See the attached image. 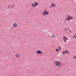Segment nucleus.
Masks as SVG:
<instances>
[{
	"instance_id": "obj_1",
	"label": "nucleus",
	"mask_w": 76,
	"mask_h": 76,
	"mask_svg": "<svg viewBox=\"0 0 76 76\" xmlns=\"http://www.w3.org/2000/svg\"><path fill=\"white\" fill-rule=\"evenodd\" d=\"M55 64L56 66H58V67L60 66V61H56L55 62Z\"/></svg>"
},
{
	"instance_id": "obj_2",
	"label": "nucleus",
	"mask_w": 76,
	"mask_h": 76,
	"mask_svg": "<svg viewBox=\"0 0 76 76\" xmlns=\"http://www.w3.org/2000/svg\"><path fill=\"white\" fill-rule=\"evenodd\" d=\"M67 18H66V20H70V19L73 20V18H72L73 17H72V16H70V15L67 16Z\"/></svg>"
},
{
	"instance_id": "obj_3",
	"label": "nucleus",
	"mask_w": 76,
	"mask_h": 76,
	"mask_svg": "<svg viewBox=\"0 0 76 76\" xmlns=\"http://www.w3.org/2000/svg\"><path fill=\"white\" fill-rule=\"evenodd\" d=\"M67 37H63V39L64 42H66L67 41Z\"/></svg>"
},
{
	"instance_id": "obj_4",
	"label": "nucleus",
	"mask_w": 76,
	"mask_h": 76,
	"mask_svg": "<svg viewBox=\"0 0 76 76\" xmlns=\"http://www.w3.org/2000/svg\"><path fill=\"white\" fill-rule=\"evenodd\" d=\"M36 53L37 54H42L43 53L40 50H37Z\"/></svg>"
},
{
	"instance_id": "obj_5",
	"label": "nucleus",
	"mask_w": 76,
	"mask_h": 76,
	"mask_svg": "<svg viewBox=\"0 0 76 76\" xmlns=\"http://www.w3.org/2000/svg\"><path fill=\"white\" fill-rule=\"evenodd\" d=\"M48 15V12H44V11H43V12L42 13V15Z\"/></svg>"
},
{
	"instance_id": "obj_6",
	"label": "nucleus",
	"mask_w": 76,
	"mask_h": 76,
	"mask_svg": "<svg viewBox=\"0 0 76 76\" xmlns=\"http://www.w3.org/2000/svg\"><path fill=\"white\" fill-rule=\"evenodd\" d=\"M34 3H35V5H34V7H36V6L38 5V3L37 2H35Z\"/></svg>"
},
{
	"instance_id": "obj_7",
	"label": "nucleus",
	"mask_w": 76,
	"mask_h": 76,
	"mask_svg": "<svg viewBox=\"0 0 76 76\" xmlns=\"http://www.w3.org/2000/svg\"><path fill=\"white\" fill-rule=\"evenodd\" d=\"M20 56V54L18 53L16 54L15 55L16 57H19Z\"/></svg>"
},
{
	"instance_id": "obj_8",
	"label": "nucleus",
	"mask_w": 76,
	"mask_h": 76,
	"mask_svg": "<svg viewBox=\"0 0 76 76\" xmlns=\"http://www.w3.org/2000/svg\"><path fill=\"white\" fill-rule=\"evenodd\" d=\"M14 27H15V28H16V27H17V24L16 23H14L13 25Z\"/></svg>"
},
{
	"instance_id": "obj_9",
	"label": "nucleus",
	"mask_w": 76,
	"mask_h": 76,
	"mask_svg": "<svg viewBox=\"0 0 76 76\" xmlns=\"http://www.w3.org/2000/svg\"><path fill=\"white\" fill-rule=\"evenodd\" d=\"M65 51L66 52V53H67V54H70V52H69V51L66 50Z\"/></svg>"
},
{
	"instance_id": "obj_10",
	"label": "nucleus",
	"mask_w": 76,
	"mask_h": 76,
	"mask_svg": "<svg viewBox=\"0 0 76 76\" xmlns=\"http://www.w3.org/2000/svg\"><path fill=\"white\" fill-rule=\"evenodd\" d=\"M56 6V4H53V3H52V6Z\"/></svg>"
},
{
	"instance_id": "obj_11",
	"label": "nucleus",
	"mask_w": 76,
	"mask_h": 76,
	"mask_svg": "<svg viewBox=\"0 0 76 76\" xmlns=\"http://www.w3.org/2000/svg\"><path fill=\"white\" fill-rule=\"evenodd\" d=\"M66 53V50L65 51H64L62 52L63 54H65Z\"/></svg>"
},
{
	"instance_id": "obj_12",
	"label": "nucleus",
	"mask_w": 76,
	"mask_h": 76,
	"mask_svg": "<svg viewBox=\"0 0 76 76\" xmlns=\"http://www.w3.org/2000/svg\"><path fill=\"white\" fill-rule=\"evenodd\" d=\"M35 5V3H33L32 4V6H34V5Z\"/></svg>"
},
{
	"instance_id": "obj_13",
	"label": "nucleus",
	"mask_w": 76,
	"mask_h": 76,
	"mask_svg": "<svg viewBox=\"0 0 76 76\" xmlns=\"http://www.w3.org/2000/svg\"><path fill=\"white\" fill-rule=\"evenodd\" d=\"M52 36L53 37H54V38H56V36L53 34H52Z\"/></svg>"
},
{
	"instance_id": "obj_14",
	"label": "nucleus",
	"mask_w": 76,
	"mask_h": 76,
	"mask_svg": "<svg viewBox=\"0 0 76 76\" xmlns=\"http://www.w3.org/2000/svg\"><path fill=\"white\" fill-rule=\"evenodd\" d=\"M76 38V34H75V36L73 37V38Z\"/></svg>"
},
{
	"instance_id": "obj_15",
	"label": "nucleus",
	"mask_w": 76,
	"mask_h": 76,
	"mask_svg": "<svg viewBox=\"0 0 76 76\" xmlns=\"http://www.w3.org/2000/svg\"><path fill=\"white\" fill-rule=\"evenodd\" d=\"M56 51H57L58 52L59 51V50L58 49H56Z\"/></svg>"
},
{
	"instance_id": "obj_16",
	"label": "nucleus",
	"mask_w": 76,
	"mask_h": 76,
	"mask_svg": "<svg viewBox=\"0 0 76 76\" xmlns=\"http://www.w3.org/2000/svg\"><path fill=\"white\" fill-rule=\"evenodd\" d=\"M74 59H76V56H75L74 57Z\"/></svg>"
},
{
	"instance_id": "obj_17",
	"label": "nucleus",
	"mask_w": 76,
	"mask_h": 76,
	"mask_svg": "<svg viewBox=\"0 0 76 76\" xmlns=\"http://www.w3.org/2000/svg\"><path fill=\"white\" fill-rule=\"evenodd\" d=\"M59 50H61V47L60 46L59 47Z\"/></svg>"
},
{
	"instance_id": "obj_18",
	"label": "nucleus",
	"mask_w": 76,
	"mask_h": 76,
	"mask_svg": "<svg viewBox=\"0 0 76 76\" xmlns=\"http://www.w3.org/2000/svg\"><path fill=\"white\" fill-rule=\"evenodd\" d=\"M68 31H69V32H70V31H71V30L70 29H69V28H68Z\"/></svg>"
},
{
	"instance_id": "obj_19",
	"label": "nucleus",
	"mask_w": 76,
	"mask_h": 76,
	"mask_svg": "<svg viewBox=\"0 0 76 76\" xmlns=\"http://www.w3.org/2000/svg\"><path fill=\"white\" fill-rule=\"evenodd\" d=\"M13 7H14V5H12V6L11 7V8H13Z\"/></svg>"
},
{
	"instance_id": "obj_20",
	"label": "nucleus",
	"mask_w": 76,
	"mask_h": 76,
	"mask_svg": "<svg viewBox=\"0 0 76 76\" xmlns=\"http://www.w3.org/2000/svg\"><path fill=\"white\" fill-rule=\"evenodd\" d=\"M44 13H45V12H47V10H45V11H44Z\"/></svg>"
},
{
	"instance_id": "obj_21",
	"label": "nucleus",
	"mask_w": 76,
	"mask_h": 76,
	"mask_svg": "<svg viewBox=\"0 0 76 76\" xmlns=\"http://www.w3.org/2000/svg\"><path fill=\"white\" fill-rule=\"evenodd\" d=\"M50 8H51V7H52V6H51V5H50Z\"/></svg>"
},
{
	"instance_id": "obj_22",
	"label": "nucleus",
	"mask_w": 76,
	"mask_h": 76,
	"mask_svg": "<svg viewBox=\"0 0 76 76\" xmlns=\"http://www.w3.org/2000/svg\"><path fill=\"white\" fill-rule=\"evenodd\" d=\"M65 31H67V28H66L65 29Z\"/></svg>"
},
{
	"instance_id": "obj_23",
	"label": "nucleus",
	"mask_w": 76,
	"mask_h": 76,
	"mask_svg": "<svg viewBox=\"0 0 76 76\" xmlns=\"http://www.w3.org/2000/svg\"><path fill=\"white\" fill-rule=\"evenodd\" d=\"M9 8H10V5L9 6Z\"/></svg>"
},
{
	"instance_id": "obj_24",
	"label": "nucleus",
	"mask_w": 76,
	"mask_h": 76,
	"mask_svg": "<svg viewBox=\"0 0 76 76\" xmlns=\"http://www.w3.org/2000/svg\"><path fill=\"white\" fill-rule=\"evenodd\" d=\"M53 7V8H55V7Z\"/></svg>"
}]
</instances>
